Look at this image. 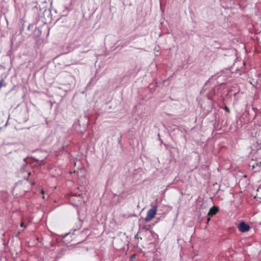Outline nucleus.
<instances>
[{"mask_svg": "<svg viewBox=\"0 0 261 261\" xmlns=\"http://www.w3.org/2000/svg\"><path fill=\"white\" fill-rule=\"evenodd\" d=\"M259 166H261V162H259Z\"/></svg>", "mask_w": 261, "mask_h": 261, "instance_id": "nucleus-14", "label": "nucleus"}, {"mask_svg": "<svg viewBox=\"0 0 261 261\" xmlns=\"http://www.w3.org/2000/svg\"><path fill=\"white\" fill-rule=\"evenodd\" d=\"M20 226L23 227H25V226H24V224L23 222H21V224H20Z\"/></svg>", "mask_w": 261, "mask_h": 261, "instance_id": "nucleus-6", "label": "nucleus"}, {"mask_svg": "<svg viewBox=\"0 0 261 261\" xmlns=\"http://www.w3.org/2000/svg\"><path fill=\"white\" fill-rule=\"evenodd\" d=\"M238 228L241 232H245L250 229V227L248 224L244 221H241L238 225Z\"/></svg>", "mask_w": 261, "mask_h": 261, "instance_id": "nucleus-2", "label": "nucleus"}, {"mask_svg": "<svg viewBox=\"0 0 261 261\" xmlns=\"http://www.w3.org/2000/svg\"><path fill=\"white\" fill-rule=\"evenodd\" d=\"M215 76L213 75L212 76L209 80L205 83V85H207L208 83L211 82V81L213 80H215Z\"/></svg>", "mask_w": 261, "mask_h": 261, "instance_id": "nucleus-4", "label": "nucleus"}, {"mask_svg": "<svg viewBox=\"0 0 261 261\" xmlns=\"http://www.w3.org/2000/svg\"><path fill=\"white\" fill-rule=\"evenodd\" d=\"M19 233H20V232H19L17 233V236H18V235H19Z\"/></svg>", "mask_w": 261, "mask_h": 261, "instance_id": "nucleus-16", "label": "nucleus"}, {"mask_svg": "<svg viewBox=\"0 0 261 261\" xmlns=\"http://www.w3.org/2000/svg\"><path fill=\"white\" fill-rule=\"evenodd\" d=\"M218 210L219 208L217 206H213L210 209L207 215L210 216H213L216 214V213L218 212Z\"/></svg>", "mask_w": 261, "mask_h": 261, "instance_id": "nucleus-3", "label": "nucleus"}, {"mask_svg": "<svg viewBox=\"0 0 261 261\" xmlns=\"http://www.w3.org/2000/svg\"><path fill=\"white\" fill-rule=\"evenodd\" d=\"M42 192V194H44V191H43V190H42V192Z\"/></svg>", "mask_w": 261, "mask_h": 261, "instance_id": "nucleus-13", "label": "nucleus"}, {"mask_svg": "<svg viewBox=\"0 0 261 261\" xmlns=\"http://www.w3.org/2000/svg\"><path fill=\"white\" fill-rule=\"evenodd\" d=\"M23 29H24V28H23V27L22 26V29H21V32H22V30H23Z\"/></svg>", "mask_w": 261, "mask_h": 261, "instance_id": "nucleus-12", "label": "nucleus"}, {"mask_svg": "<svg viewBox=\"0 0 261 261\" xmlns=\"http://www.w3.org/2000/svg\"><path fill=\"white\" fill-rule=\"evenodd\" d=\"M157 211V206L155 205L152 206L151 208H150L147 213V215L145 218L146 222H149L155 216Z\"/></svg>", "mask_w": 261, "mask_h": 261, "instance_id": "nucleus-1", "label": "nucleus"}, {"mask_svg": "<svg viewBox=\"0 0 261 261\" xmlns=\"http://www.w3.org/2000/svg\"><path fill=\"white\" fill-rule=\"evenodd\" d=\"M135 256H136V255L135 254H133L132 256V258H135Z\"/></svg>", "mask_w": 261, "mask_h": 261, "instance_id": "nucleus-10", "label": "nucleus"}, {"mask_svg": "<svg viewBox=\"0 0 261 261\" xmlns=\"http://www.w3.org/2000/svg\"><path fill=\"white\" fill-rule=\"evenodd\" d=\"M225 110H226L227 112H229V109H228L227 107H225Z\"/></svg>", "mask_w": 261, "mask_h": 261, "instance_id": "nucleus-9", "label": "nucleus"}, {"mask_svg": "<svg viewBox=\"0 0 261 261\" xmlns=\"http://www.w3.org/2000/svg\"><path fill=\"white\" fill-rule=\"evenodd\" d=\"M69 233H66L64 236V238L66 237Z\"/></svg>", "mask_w": 261, "mask_h": 261, "instance_id": "nucleus-11", "label": "nucleus"}, {"mask_svg": "<svg viewBox=\"0 0 261 261\" xmlns=\"http://www.w3.org/2000/svg\"><path fill=\"white\" fill-rule=\"evenodd\" d=\"M30 25H29V26H28V29H29V30L30 29Z\"/></svg>", "mask_w": 261, "mask_h": 261, "instance_id": "nucleus-15", "label": "nucleus"}, {"mask_svg": "<svg viewBox=\"0 0 261 261\" xmlns=\"http://www.w3.org/2000/svg\"><path fill=\"white\" fill-rule=\"evenodd\" d=\"M19 233H20V232H19L17 233V236H18V235H19Z\"/></svg>", "mask_w": 261, "mask_h": 261, "instance_id": "nucleus-17", "label": "nucleus"}, {"mask_svg": "<svg viewBox=\"0 0 261 261\" xmlns=\"http://www.w3.org/2000/svg\"><path fill=\"white\" fill-rule=\"evenodd\" d=\"M82 195V193H73V196H74L81 197Z\"/></svg>", "mask_w": 261, "mask_h": 261, "instance_id": "nucleus-5", "label": "nucleus"}, {"mask_svg": "<svg viewBox=\"0 0 261 261\" xmlns=\"http://www.w3.org/2000/svg\"><path fill=\"white\" fill-rule=\"evenodd\" d=\"M251 84H252L253 86H254V84L255 83V82L252 80V82H250Z\"/></svg>", "mask_w": 261, "mask_h": 261, "instance_id": "nucleus-8", "label": "nucleus"}, {"mask_svg": "<svg viewBox=\"0 0 261 261\" xmlns=\"http://www.w3.org/2000/svg\"><path fill=\"white\" fill-rule=\"evenodd\" d=\"M210 220H211V218L210 217L207 218V222H206V224H207L208 223V222L210 221Z\"/></svg>", "mask_w": 261, "mask_h": 261, "instance_id": "nucleus-7", "label": "nucleus"}]
</instances>
